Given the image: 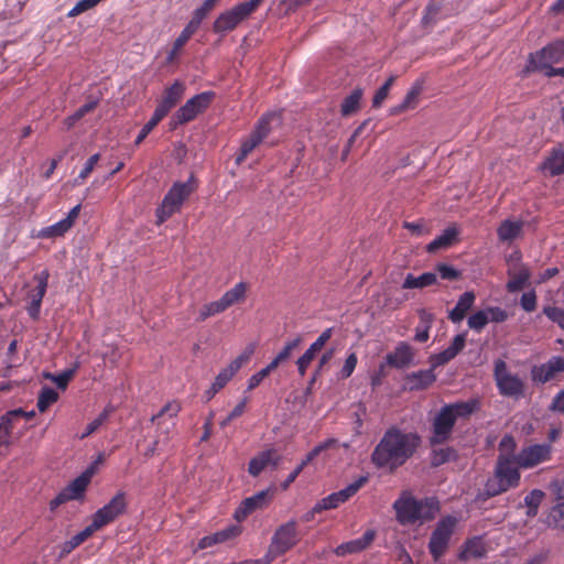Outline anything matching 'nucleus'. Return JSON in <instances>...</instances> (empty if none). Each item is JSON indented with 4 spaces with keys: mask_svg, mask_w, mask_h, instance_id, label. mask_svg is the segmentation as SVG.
Here are the masks:
<instances>
[{
    "mask_svg": "<svg viewBox=\"0 0 564 564\" xmlns=\"http://www.w3.org/2000/svg\"><path fill=\"white\" fill-rule=\"evenodd\" d=\"M519 482L520 473L514 458L499 457L495 476L486 481L484 492L487 497H495L517 487Z\"/></svg>",
    "mask_w": 564,
    "mask_h": 564,
    "instance_id": "4",
    "label": "nucleus"
},
{
    "mask_svg": "<svg viewBox=\"0 0 564 564\" xmlns=\"http://www.w3.org/2000/svg\"><path fill=\"white\" fill-rule=\"evenodd\" d=\"M393 509L398 522L406 525L433 519L438 511V503L433 499L417 500L411 494L402 492L393 502Z\"/></svg>",
    "mask_w": 564,
    "mask_h": 564,
    "instance_id": "3",
    "label": "nucleus"
},
{
    "mask_svg": "<svg viewBox=\"0 0 564 564\" xmlns=\"http://www.w3.org/2000/svg\"><path fill=\"white\" fill-rule=\"evenodd\" d=\"M128 502L126 492L118 491L108 503L94 513V527L101 529L113 522L118 517L126 512Z\"/></svg>",
    "mask_w": 564,
    "mask_h": 564,
    "instance_id": "11",
    "label": "nucleus"
},
{
    "mask_svg": "<svg viewBox=\"0 0 564 564\" xmlns=\"http://www.w3.org/2000/svg\"><path fill=\"white\" fill-rule=\"evenodd\" d=\"M108 410H104L95 420H93L85 429V431L79 436L80 440L93 434L108 417Z\"/></svg>",
    "mask_w": 564,
    "mask_h": 564,
    "instance_id": "54",
    "label": "nucleus"
},
{
    "mask_svg": "<svg viewBox=\"0 0 564 564\" xmlns=\"http://www.w3.org/2000/svg\"><path fill=\"white\" fill-rule=\"evenodd\" d=\"M302 341L301 336H296L285 343L281 351L276 355L278 360L282 362L290 358L293 350H295Z\"/></svg>",
    "mask_w": 564,
    "mask_h": 564,
    "instance_id": "51",
    "label": "nucleus"
},
{
    "mask_svg": "<svg viewBox=\"0 0 564 564\" xmlns=\"http://www.w3.org/2000/svg\"><path fill=\"white\" fill-rule=\"evenodd\" d=\"M549 524L564 530V501L555 505L549 514Z\"/></svg>",
    "mask_w": 564,
    "mask_h": 564,
    "instance_id": "45",
    "label": "nucleus"
},
{
    "mask_svg": "<svg viewBox=\"0 0 564 564\" xmlns=\"http://www.w3.org/2000/svg\"><path fill=\"white\" fill-rule=\"evenodd\" d=\"M362 98V89H354L341 102L340 112L343 116H350L355 113L360 106Z\"/></svg>",
    "mask_w": 564,
    "mask_h": 564,
    "instance_id": "38",
    "label": "nucleus"
},
{
    "mask_svg": "<svg viewBox=\"0 0 564 564\" xmlns=\"http://www.w3.org/2000/svg\"><path fill=\"white\" fill-rule=\"evenodd\" d=\"M165 116L164 110L155 108L151 119L140 130L134 143L139 145Z\"/></svg>",
    "mask_w": 564,
    "mask_h": 564,
    "instance_id": "40",
    "label": "nucleus"
},
{
    "mask_svg": "<svg viewBox=\"0 0 564 564\" xmlns=\"http://www.w3.org/2000/svg\"><path fill=\"white\" fill-rule=\"evenodd\" d=\"M247 293V284L245 282H239L235 284L234 288L226 291L220 297L225 308H229L230 306L240 303L245 300Z\"/></svg>",
    "mask_w": 564,
    "mask_h": 564,
    "instance_id": "35",
    "label": "nucleus"
},
{
    "mask_svg": "<svg viewBox=\"0 0 564 564\" xmlns=\"http://www.w3.org/2000/svg\"><path fill=\"white\" fill-rule=\"evenodd\" d=\"M271 498L269 490H261L251 497L246 498L235 511V518L238 521L246 519L257 509L265 507Z\"/></svg>",
    "mask_w": 564,
    "mask_h": 564,
    "instance_id": "21",
    "label": "nucleus"
},
{
    "mask_svg": "<svg viewBox=\"0 0 564 564\" xmlns=\"http://www.w3.org/2000/svg\"><path fill=\"white\" fill-rule=\"evenodd\" d=\"M564 371V358L554 356L546 362L533 367L531 371L532 380L539 383H545L554 378L556 373Z\"/></svg>",
    "mask_w": 564,
    "mask_h": 564,
    "instance_id": "19",
    "label": "nucleus"
},
{
    "mask_svg": "<svg viewBox=\"0 0 564 564\" xmlns=\"http://www.w3.org/2000/svg\"><path fill=\"white\" fill-rule=\"evenodd\" d=\"M488 322L502 323L508 318V313L498 306L486 308Z\"/></svg>",
    "mask_w": 564,
    "mask_h": 564,
    "instance_id": "59",
    "label": "nucleus"
},
{
    "mask_svg": "<svg viewBox=\"0 0 564 564\" xmlns=\"http://www.w3.org/2000/svg\"><path fill=\"white\" fill-rule=\"evenodd\" d=\"M357 362H358V358H357V355L355 352H350L345 362H344V366L341 367L340 371H339V375H340V378L343 379H347L349 378L356 366H357Z\"/></svg>",
    "mask_w": 564,
    "mask_h": 564,
    "instance_id": "55",
    "label": "nucleus"
},
{
    "mask_svg": "<svg viewBox=\"0 0 564 564\" xmlns=\"http://www.w3.org/2000/svg\"><path fill=\"white\" fill-rule=\"evenodd\" d=\"M455 458L456 452L452 447L440 448L433 451L431 463L433 466H440Z\"/></svg>",
    "mask_w": 564,
    "mask_h": 564,
    "instance_id": "44",
    "label": "nucleus"
},
{
    "mask_svg": "<svg viewBox=\"0 0 564 564\" xmlns=\"http://www.w3.org/2000/svg\"><path fill=\"white\" fill-rule=\"evenodd\" d=\"M458 234L459 231L455 226L447 227L426 246L427 252L434 253L441 249L449 248L457 240Z\"/></svg>",
    "mask_w": 564,
    "mask_h": 564,
    "instance_id": "28",
    "label": "nucleus"
},
{
    "mask_svg": "<svg viewBox=\"0 0 564 564\" xmlns=\"http://www.w3.org/2000/svg\"><path fill=\"white\" fill-rule=\"evenodd\" d=\"M213 98V91H204L195 95L175 112L173 119L180 124L193 120L199 112L209 106Z\"/></svg>",
    "mask_w": 564,
    "mask_h": 564,
    "instance_id": "13",
    "label": "nucleus"
},
{
    "mask_svg": "<svg viewBox=\"0 0 564 564\" xmlns=\"http://www.w3.org/2000/svg\"><path fill=\"white\" fill-rule=\"evenodd\" d=\"M99 530V528L94 527V521L86 527L84 530L72 536L66 543H65V550L72 551L78 545H80L84 541H86L95 531Z\"/></svg>",
    "mask_w": 564,
    "mask_h": 564,
    "instance_id": "41",
    "label": "nucleus"
},
{
    "mask_svg": "<svg viewBox=\"0 0 564 564\" xmlns=\"http://www.w3.org/2000/svg\"><path fill=\"white\" fill-rule=\"evenodd\" d=\"M94 470L93 468L86 469L78 477H76L70 484L63 489V492L69 500H76L84 496V492L89 485Z\"/></svg>",
    "mask_w": 564,
    "mask_h": 564,
    "instance_id": "26",
    "label": "nucleus"
},
{
    "mask_svg": "<svg viewBox=\"0 0 564 564\" xmlns=\"http://www.w3.org/2000/svg\"><path fill=\"white\" fill-rule=\"evenodd\" d=\"M335 443L334 440H327L317 446H315L301 462V466L304 468L306 465H308L315 457H317L323 451L327 449Z\"/></svg>",
    "mask_w": 564,
    "mask_h": 564,
    "instance_id": "53",
    "label": "nucleus"
},
{
    "mask_svg": "<svg viewBox=\"0 0 564 564\" xmlns=\"http://www.w3.org/2000/svg\"><path fill=\"white\" fill-rule=\"evenodd\" d=\"M281 462V456L271 448L259 453L249 462L248 471L251 476H259L268 466L275 468Z\"/></svg>",
    "mask_w": 564,
    "mask_h": 564,
    "instance_id": "23",
    "label": "nucleus"
},
{
    "mask_svg": "<svg viewBox=\"0 0 564 564\" xmlns=\"http://www.w3.org/2000/svg\"><path fill=\"white\" fill-rule=\"evenodd\" d=\"M254 344L248 345L245 348V350L237 358H235L228 366L237 373L241 366L250 360L251 356L254 354Z\"/></svg>",
    "mask_w": 564,
    "mask_h": 564,
    "instance_id": "46",
    "label": "nucleus"
},
{
    "mask_svg": "<svg viewBox=\"0 0 564 564\" xmlns=\"http://www.w3.org/2000/svg\"><path fill=\"white\" fill-rule=\"evenodd\" d=\"M507 274L510 278L507 283V290L510 293L522 290L531 276L529 268L521 261L511 264L507 270Z\"/></svg>",
    "mask_w": 564,
    "mask_h": 564,
    "instance_id": "22",
    "label": "nucleus"
},
{
    "mask_svg": "<svg viewBox=\"0 0 564 564\" xmlns=\"http://www.w3.org/2000/svg\"><path fill=\"white\" fill-rule=\"evenodd\" d=\"M368 481L367 476H360L357 478L354 482L349 484L344 489L333 492L328 495L327 497L321 499L316 502V505L313 507V512H321L324 510L335 509L339 505L346 502L349 500L354 495L357 494V491L366 485Z\"/></svg>",
    "mask_w": 564,
    "mask_h": 564,
    "instance_id": "12",
    "label": "nucleus"
},
{
    "mask_svg": "<svg viewBox=\"0 0 564 564\" xmlns=\"http://www.w3.org/2000/svg\"><path fill=\"white\" fill-rule=\"evenodd\" d=\"M436 380L433 368L419 370L409 373L405 377L408 388L410 390H423L430 387Z\"/></svg>",
    "mask_w": 564,
    "mask_h": 564,
    "instance_id": "27",
    "label": "nucleus"
},
{
    "mask_svg": "<svg viewBox=\"0 0 564 564\" xmlns=\"http://www.w3.org/2000/svg\"><path fill=\"white\" fill-rule=\"evenodd\" d=\"M545 316L553 323H556L564 330V308L557 306H545L543 308Z\"/></svg>",
    "mask_w": 564,
    "mask_h": 564,
    "instance_id": "49",
    "label": "nucleus"
},
{
    "mask_svg": "<svg viewBox=\"0 0 564 564\" xmlns=\"http://www.w3.org/2000/svg\"><path fill=\"white\" fill-rule=\"evenodd\" d=\"M438 274L444 280H454L458 278L459 273L452 265L441 263L436 267Z\"/></svg>",
    "mask_w": 564,
    "mask_h": 564,
    "instance_id": "64",
    "label": "nucleus"
},
{
    "mask_svg": "<svg viewBox=\"0 0 564 564\" xmlns=\"http://www.w3.org/2000/svg\"><path fill=\"white\" fill-rule=\"evenodd\" d=\"M195 184L193 177L186 182L174 183L165 194L161 205L156 208V223L163 224L173 214L178 212L185 199L194 192Z\"/></svg>",
    "mask_w": 564,
    "mask_h": 564,
    "instance_id": "5",
    "label": "nucleus"
},
{
    "mask_svg": "<svg viewBox=\"0 0 564 564\" xmlns=\"http://www.w3.org/2000/svg\"><path fill=\"white\" fill-rule=\"evenodd\" d=\"M480 406L478 399L455 402L444 405L433 421L431 444H442L449 437L455 422L459 417H468Z\"/></svg>",
    "mask_w": 564,
    "mask_h": 564,
    "instance_id": "2",
    "label": "nucleus"
},
{
    "mask_svg": "<svg viewBox=\"0 0 564 564\" xmlns=\"http://www.w3.org/2000/svg\"><path fill=\"white\" fill-rule=\"evenodd\" d=\"M552 447L550 444H533L522 448L518 455L514 456V462L518 467L532 468L551 457Z\"/></svg>",
    "mask_w": 564,
    "mask_h": 564,
    "instance_id": "14",
    "label": "nucleus"
},
{
    "mask_svg": "<svg viewBox=\"0 0 564 564\" xmlns=\"http://www.w3.org/2000/svg\"><path fill=\"white\" fill-rule=\"evenodd\" d=\"M216 2L213 0H205L203 4L194 11L193 18L189 21L197 28H199L202 21L208 14V12L215 7Z\"/></svg>",
    "mask_w": 564,
    "mask_h": 564,
    "instance_id": "47",
    "label": "nucleus"
},
{
    "mask_svg": "<svg viewBox=\"0 0 564 564\" xmlns=\"http://www.w3.org/2000/svg\"><path fill=\"white\" fill-rule=\"evenodd\" d=\"M456 524L457 518L453 516L442 518L437 522L429 542V551L434 560H438L445 553Z\"/></svg>",
    "mask_w": 564,
    "mask_h": 564,
    "instance_id": "10",
    "label": "nucleus"
},
{
    "mask_svg": "<svg viewBox=\"0 0 564 564\" xmlns=\"http://www.w3.org/2000/svg\"><path fill=\"white\" fill-rule=\"evenodd\" d=\"M57 399L58 393L53 388L44 387L40 392L36 406L40 412H44L50 405L55 403Z\"/></svg>",
    "mask_w": 564,
    "mask_h": 564,
    "instance_id": "42",
    "label": "nucleus"
},
{
    "mask_svg": "<svg viewBox=\"0 0 564 564\" xmlns=\"http://www.w3.org/2000/svg\"><path fill=\"white\" fill-rule=\"evenodd\" d=\"M240 533V529L236 525H229L224 530L214 533V540L218 543L227 542L236 538Z\"/></svg>",
    "mask_w": 564,
    "mask_h": 564,
    "instance_id": "52",
    "label": "nucleus"
},
{
    "mask_svg": "<svg viewBox=\"0 0 564 564\" xmlns=\"http://www.w3.org/2000/svg\"><path fill=\"white\" fill-rule=\"evenodd\" d=\"M100 2V0H79L75 7L68 12L69 17H76L95 6H97Z\"/></svg>",
    "mask_w": 564,
    "mask_h": 564,
    "instance_id": "57",
    "label": "nucleus"
},
{
    "mask_svg": "<svg viewBox=\"0 0 564 564\" xmlns=\"http://www.w3.org/2000/svg\"><path fill=\"white\" fill-rule=\"evenodd\" d=\"M475 302V294L470 291L463 293L455 307L449 312V319L453 323H460L464 318L466 313L471 308Z\"/></svg>",
    "mask_w": 564,
    "mask_h": 564,
    "instance_id": "31",
    "label": "nucleus"
},
{
    "mask_svg": "<svg viewBox=\"0 0 564 564\" xmlns=\"http://www.w3.org/2000/svg\"><path fill=\"white\" fill-rule=\"evenodd\" d=\"M523 227L522 220H503L497 229V235L500 241H511L520 236Z\"/></svg>",
    "mask_w": 564,
    "mask_h": 564,
    "instance_id": "33",
    "label": "nucleus"
},
{
    "mask_svg": "<svg viewBox=\"0 0 564 564\" xmlns=\"http://www.w3.org/2000/svg\"><path fill=\"white\" fill-rule=\"evenodd\" d=\"M80 208L82 205L77 204L68 212L66 217L51 226L41 228L37 232V237L42 239L63 237L74 226L79 216Z\"/></svg>",
    "mask_w": 564,
    "mask_h": 564,
    "instance_id": "15",
    "label": "nucleus"
},
{
    "mask_svg": "<svg viewBox=\"0 0 564 564\" xmlns=\"http://www.w3.org/2000/svg\"><path fill=\"white\" fill-rule=\"evenodd\" d=\"M375 538H376L375 530H367L362 534V536L339 544L334 550V553L337 556H346L348 554L359 553V552L366 550L373 542Z\"/></svg>",
    "mask_w": 564,
    "mask_h": 564,
    "instance_id": "25",
    "label": "nucleus"
},
{
    "mask_svg": "<svg viewBox=\"0 0 564 564\" xmlns=\"http://www.w3.org/2000/svg\"><path fill=\"white\" fill-rule=\"evenodd\" d=\"M99 154L96 153L94 155H91L87 162L85 163L83 170L80 171L77 180H80V181H84L85 178H87V176L93 172L94 167L96 166V164L98 163L99 161Z\"/></svg>",
    "mask_w": 564,
    "mask_h": 564,
    "instance_id": "63",
    "label": "nucleus"
},
{
    "mask_svg": "<svg viewBox=\"0 0 564 564\" xmlns=\"http://www.w3.org/2000/svg\"><path fill=\"white\" fill-rule=\"evenodd\" d=\"M437 280L436 273L425 272L420 276H414L413 274H408L402 284L403 289H422L425 286H430L434 284Z\"/></svg>",
    "mask_w": 564,
    "mask_h": 564,
    "instance_id": "36",
    "label": "nucleus"
},
{
    "mask_svg": "<svg viewBox=\"0 0 564 564\" xmlns=\"http://www.w3.org/2000/svg\"><path fill=\"white\" fill-rule=\"evenodd\" d=\"M542 170L550 175H561L564 173V150L558 148L542 164Z\"/></svg>",
    "mask_w": 564,
    "mask_h": 564,
    "instance_id": "34",
    "label": "nucleus"
},
{
    "mask_svg": "<svg viewBox=\"0 0 564 564\" xmlns=\"http://www.w3.org/2000/svg\"><path fill=\"white\" fill-rule=\"evenodd\" d=\"M488 313H486V310L477 311L468 318V326L469 328L480 332L488 323Z\"/></svg>",
    "mask_w": 564,
    "mask_h": 564,
    "instance_id": "48",
    "label": "nucleus"
},
{
    "mask_svg": "<svg viewBox=\"0 0 564 564\" xmlns=\"http://www.w3.org/2000/svg\"><path fill=\"white\" fill-rule=\"evenodd\" d=\"M521 307L525 312H533L536 307V295L534 291H529L522 294L520 299Z\"/></svg>",
    "mask_w": 564,
    "mask_h": 564,
    "instance_id": "58",
    "label": "nucleus"
},
{
    "mask_svg": "<svg viewBox=\"0 0 564 564\" xmlns=\"http://www.w3.org/2000/svg\"><path fill=\"white\" fill-rule=\"evenodd\" d=\"M197 30H198V28L196 25H194L193 23L188 22L186 24V26L183 29L181 34L174 41L172 48L167 53L166 63L174 62V59L178 56L183 46L188 42V40L192 37V35L194 33H196Z\"/></svg>",
    "mask_w": 564,
    "mask_h": 564,
    "instance_id": "32",
    "label": "nucleus"
},
{
    "mask_svg": "<svg viewBox=\"0 0 564 564\" xmlns=\"http://www.w3.org/2000/svg\"><path fill=\"white\" fill-rule=\"evenodd\" d=\"M97 106V101H88L82 107H79L73 115L68 116L64 120V126L68 130L70 129L78 120H80L85 115L94 110Z\"/></svg>",
    "mask_w": 564,
    "mask_h": 564,
    "instance_id": "43",
    "label": "nucleus"
},
{
    "mask_svg": "<svg viewBox=\"0 0 564 564\" xmlns=\"http://www.w3.org/2000/svg\"><path fill=\"white\" fill-rule=\"evenodd\" d=\"M486 553L487 549L484 540L480 536H475L465 542L459 556L464 561H469L481 558Z\"/></svg>",
    "mask_w": 564,
    "mask_h": 564,
    "instance_id": "29",
    "label": "nucleus"
},
{
    "mask_svg": "<svg viewBox=\"0 0 564 564\" xmlns=\"http://www.w3.org/2000/svg\"><path fill=\"white\" fill-rule=\"evenodd\" d=\"M420 436L399 427H389L371 453V463L381 470L393 473L416 452Z\"/></svg>",
    "mask_w": 564,
    "mask_h": 564,
    "instance_id": "1",
    "label": "nucleus"
},
{
    "mask_svg": "<svg viewBox=\"0 0 564 564\" xmlns=\"http://www.w3.org/2000/svg\"><path fill=\"white\" fill-rule=\"evenodd\" d=\"M413 348L408 343L401 341L393 351L387 354L386 364L398 369H403L413 362Z\"/></svg>",
    "mask_w": 564,
    "mask_h": 564,
    "instance_id": "24",
    "label": "nucleus"
},
{
    "mask_svg": "<svg viewBox=\"0 0 564 564\" xmlns=\"http://www.w3.org/2000/svg\"><path fill=\"white\" fill-rule=\"evenodd\" d=\"M236 375V372L228 366L219 371L215 381L212 383L216 390L220 391Z\"/></svg>",
    "mask_w": 564,
    "mask_h": 564,
    "instance_id": "50",
    "label": "nucleus"
},
{
    "mask_svg": "<svg viewBox=\"0 0 564 564\" xmlns=\"http://www.w3.org/2000/svg\"><path fill=\"white\" fill-rule=\"evenodd\" d=\"M34 412H25L22 409L8 411L0 417V446L10 444V436L13 429L21 421L33 417Z\"/></svg>",
    "mask_w": 564,
    "mask_h": 564,
    "instance_id": "16",
    "label": "nucleus"
},
{
    "mask_svg": "<svg viewBox=\"0 0 564 564\" xmlns=\"http://www.w3.org/2000/svg\"><path fill=\"white\" fill-rule=\"evenodd\" d=\"M74 373L75 369H67L56 376H53L52 380L56 383L58 388L65 389Z\"/></svg>",
    "mask_w": 564,
    "mask_h": 564,
    "instance_id": "62",
    "label": "nucleus"
},
{
    "mask_svg": "<svg viewBox=\"0 0 564 564\" xmlns=\"http://www.w3.org/2000/svg\"><path fill=\"white\" fill-rule=\"evenodd\" d=\"M333 335V328H326L323 333L317 337V339L311 344V346L305 350V352L296 360L297 371L300 376H304L310 364L315 358L316 354L325 346V344L330 339Z\"/></svg>",
    "mask_w": 564,
    "mask_h": 564,
    "instance_id": "20",
    "label": "nucleus"
},
{
    "mask_svg": "<svg viewBox=\"0 0 564 564\" xmlns=\"http://www.w3.org/2000/svg\"><path fill=\"white\" fill-rule=\"evenodd\" d=\"M226 308L221 302V300H217V301H213V302H209V303H206L204 304L199 311H198V316H197V321L198 322H204L206 321L207 318L212 317V316H215L217 314H220L223 312H225Z\"/></svg>",
    "mask_w": 564,
    "mask_h": 564,
    "instance_id": "39",
    "label": "nucleus"
},
{
    "mask_svg": "<svg viewBox=\"0 0 564 564\" xmlns=\"http://www.w3.org/2000/svg\"><path fill=\"white\" fill-rule=\"evenodd\" d=\"M180 411H181L180 403H177L175 401L169 402L161 409V411L156 415L152 416V422H155L164 414H169L170 417H174L178 414Z\"/></svg>",
    "mask_w": 564,
    "mask_h": 564,
    "instance_id": "56",
    "label": "nucleus"
},
{
    "mask_svg": "<svg viewBox=\"0 0 564 564\" xmlns=\"http://www.w3.org/2000/svg\"><path fill=\"white\" fill-rule=\"evenodd\" d=\"M466 343V334H458L454 337L451 345L447 347V349L451 351L453 357L455 358L465 347Z\"/></svg>",
    "mask_w": 564,
    "mask_h": 564,
    "instance_id": "61",
    "label": "nucleus"
},
{
    "mask_svg": "<svg viewBox=\"0 0 564 564\" xmlns=\"http://www.w3.org/2000/svg\"><path fill=\"white\" fill-rule=\"evenodd\" d=\"M421 91H422V83L415 82L413 84V86L411 87V89L405 95L402 102L399 106L394 107L392 109V112L399 113V112L405 111L408 109H413L417 104V99H419Z\"/></svg>",
    "mask_w": 564,
    "mask_h": 564,
    "instance_id": "37",
    "label": "nucleus"
},
{
    "mask_svg": "<svg viewBox=\"0 0 564 564\" xmlns=\"http://www.w3.org/2000/svg\"><path fill=\"white\" fill-rule=\"evenodd\" d=\"M48 271L43 270L40 273L35 274L34 280L37 285L35 289L29 292L30 305L28 312L32 318H37L41 311V303L46 293L47 283H48Z\"/></svg>",
    "mask_w": 564,
    "mask_h": 564,
    "instance_id": "18",
    "label": "nucleus"
},
{
    "mask_svg": "<svg viewBox=\"0 0 564 564\" xmlns=\"http://www.w3.org/2000/svg\"><path fill=\"white\" fill-rule=\"evenodd\" d=\"M269 131V119L264 117L258 122L249 138L241 143L240 151L236 156V163L241 164L248 154L268 135Z\"/></svg>",
    "mask_w": 564,
    "mask_h": 564,
    "instance_id": "17",
    "label": "nucleus"
},
{
    "mask_svg": "<svg viewBox=\"0 0 564 564\" xmlns=\"http://www.w3.org/2000/svg\"><path fill=\"white\" fill-rule=\"evenodd\" d=\"M494 378L497 389L502 397L514 399L523 397V380L518 375L509 371L507 364L502 359L495 361Z\"/></svg>",
    "mask_w": 564,
    "mask_h": 564,
    "instance_id": "7",
    "label": "nucleus"
},
{
    "mask_svg": "<svg viewBox=\"0 0 564 564\" xmlns=\"http://www.w3.org/2000/svg\"><path fill=\"white\" fill-rule=\"evenodd\" d=\"M263 0H250L241 2L218 15L213 29L216 33H227L232 31L239 23L245 21L254 12Z\"/></svg>",
    "mask_w": 564,
    "mask_h": 564,
    "instance_id": "6",
    "label": "nucleus"
},
{
    "mask_svg": "<svg viewBox=\"0 0 564 564\" xmlns=\"http://www.w3.org/2000/svg\"><path fill=\"white\" fill-rule=\"evenodd\" d=\"M297 541L296 522L291 520L275 530L265 556L272 562L296 545Z\"/></svg>",
    "mask_w": 564,
    "mask_h": 564,
    "instance_id": "8",
    "label": "nucleus"
},
{
    "mask_svg": "<svg viewBox=\"0 0 564 564\" xmlns=\"http://www.w3.org/2000/svg\"><path fill=\"white\" fill-rule=\"evenodd\" d=\"M543 497H544V492L542 490L533 489L525 496L524 503L527 507L539 508L542 502Z\"/></svg>",
    "mask_w": 564,
    "mask_h": 564,
    "instance_id": "60",
    "label": "nucleus"
},
{
    "mask_svg": "<svg viewBox=\"0 0 564 564\" xmlns=\"http://www.w3.org/2000/svg\"><path fill=\"white\" fill-rule=\"evenodd\" d=\"M184 85L180 82H175L171 87L165 90L163 99L156 106L159 110H164V115H167L169 111L181 100L184 94Z\"/></svg>",
    "mask_w": 564,
    "mask_h": 564,
    "instance_id": "30",
    "label": "nucleus"
},
{
    "mask_svg": "<svg viewBox=\"0 0 564 564\" xmlns=\"http://www.w3.org/2000/svg\"><path fill=\"white\" fill-rule=\"evenodd\" d=\"M564 57V41L557 40L542 50L531 53L525 66L527 72H541Z\"/></svg>",
    "mask_w": 564,
    "mask_h": 564,
    "instance_id": "9",
    "label": "nucleus"
}]
</instances>
